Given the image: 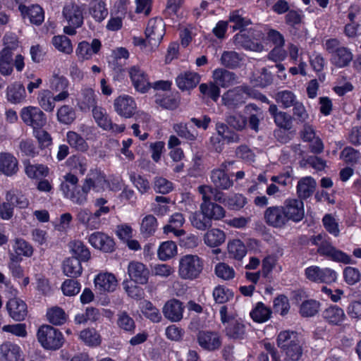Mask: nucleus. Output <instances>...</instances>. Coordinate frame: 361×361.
<instances>
[{
	"label": "nucleus",
	"instance_id": "nucleus-49",
	"mask_svg": "<svg viewBox=\"0 0 361 361\" xmlns=\"http://www.w3.org/2000/svg\"><path fill=\"white\" fill-rule=\"evenodd\" d=\"M71 251L73 255L82 261H87L90 258V252L87 247L80 240H75L70 243L69 245Z\"/></svg>",
	"mask_w": 361,
	"mask_h": 361
},
{
	"label": "nucleus",
	"instance_id": "nucleus-41",
	"mask_svg": "<svg viewBox=\"0 0 361 361\" xmlns=\"http://www.w3.org/2000/svg\"><path fill=\"white\" fill-rule=\"evenodd\" d=\"M82 268L80 259L69 257L63 263V271L69 277H78L82 274Z\"/></svg>",
	"mask_w": 361,
	"mask_h": 361
},
{
	"label": "nucleus",
	"instance_id": "nucleus-45",
	"mask_svg": "<svg viewBox=\"0 0 361 361\" xmlns=\"http://www.w3.org/2000/svg\"><path fill=\"white\" fill-rule=\"evenodd\" d=\"M271 313L270 307L259 302L257 303L255 308L250 312V317L255 322L263 323L270 319Z\"/></svg>",
	"mask_w": 361,
	"mask_h": 361
},
{
	"label": "nucleus",
	"instance_id": "nucleus-51",
	"mask_svg": "<svg viewBox=\"0 0 361 361\" xmlns=\"http://www.w3.org/2000/svg\"><path fill=\"white\" fill-rule=\"evenodd\" d=\"M6 200L12 207L26 208L29 205L27 197L18 190H13L7 192Z\"/></svg>",
	"mask_w": 361,
	"mask_h": 361
},
{
	"label": "nucleus",
	"instance_id": "nucleus-13",
	"mask_svg": "<svg viewBox=\"0 0 361 361\" xmlns=\"http://www.w3.org/2000/svg\"><path fill=\"white\" fill-rule=\"evenodd\" d=\"M114 106L116 112L124 118L132 117L137 109L136 103L133 97L123 94L115 99Z\"/></svg>",
	"mask_w": 361,
	"mask_h": 361
},
{
	"label": "nucleus",
	"instance_id": "nucleus-33",
	"mask_svg": "<svg viewBox=\"0 0 361 361\" xmlns=\"http://www.w3.org/2000/svg\"><path fill=\"white\" fill-rule=\"evenodd\" d=\"M199 74L192 71L180 73L176 78V85L182 90H188L195 87L200 82Z\"/></svg>",
	"mask_w": 361,
	"mask_h": 361
},
{
	"label": "nucleus",
	"instance_id": "nucleus-22",
	"mask_svg": "<svg viewBox=\"0 0 361 361\" xmlns=\"http://www.w3.org/2000/svg\"><path fill=\"white\" fill-rule=\"evenodd\" d=\"M101 47V42L97 39H94L91 44L86 41H82L78 44L75 54L80 61L89 60L93 54L99 52Z\"/></svg>",
	"mask_w": 361,
	"mask_h": 361
},
{
	"label": "nucleus",
	"instance_id": "nucleus-54",
	"mask_svg": "<svg viewBox=\"0 0 361 361\" xmlns=\"http://www.w3.org/2000/svg\"><path fill=\"white\" fill-rule=\"evenodd\" d=\"M157 220L152 214L146 215L140 224V232L145 236L149 237L153 235L157 228Z\"/></svg>",
	"mask_w": 361,
	"mask_h": 361
},
{
	"label": "nucleus",
	"instance_id": "nucleus-39",
	"mask_svg": "<svg viewBox=\"0 0 361 361\" xmlns=\"http://www.w3.org/2000/svg\"><path fill=\"white\" fill-rule=\"evenodd\" d=\"M6 97L11 103L20 104L25 100V89L20 82H14L8 86Z\"/></svg>",
	"mask_w": 361,
	"mask_h": 361
},
{
	"label": "nucleus",
	"instance_id": "nucleus-19",
	"mask_svg": "<svg viewBox=\"0 0 361 361\" xmlns=\"http://www.w3.org/2000/svg\"><path fill=\"white\" fill-rule=\"evenodd\" d=\"M129 75L135 89L141 93L147 92L151 87L147 75L138 66H132L129 69Z\"/></svg>",
	"mask_w": 361,
	"mask_h": 361
},
{
	"label": "nucleus",
	"instance_id": "nucleus-52",
	"mask_svg": "<svg viewBox=\"0 0 361 361\" xmlns=\"http://www.w3.org/2000/svg\"><path fill=\"white\" fill-rule=\"evenodd\" d=\"M90 190L88 185L83 183L81 188L78 186L76 190L71 192L66 197L70 199L75 204L82 205L87 202V197Z\"/></svg>",
	"mask_w": 361,
	"mask_h": 361
},
{
	"label": "nucleus",
	"instance_id": "nucleus-2",
	"mask_svg": "<svg viewBox=\"0 0 361 361\" xmlns=\"http://www.w3.org/2000/svg\"><path fill=\"white\" fill-rule=\"evenodd\" d=\"M85 8L83 5L68 3L63 8L62 14L67 23L63 27V32L68 35H75L76 30L83 25Z\"/></svg>",
	"mask_w": 361,
	"mask_h": 361
},
{
	"label": "nucleus",
	"instance_id": "nucleus-15",
	"mask_svg": "<svg viewBox=\"0 0 361 361\" xmlns=\"http://www.w3.org/2000/svg\"><path fill=\"white\" fill-rule=\"evenodd\" d=\"M246 92L243 87H237L228 90L222 95V103L229 109H235L245 102Z\"/></svg>",
	"mask_w": 361,
	"mask_h": 361
},
{
	"label": "nucleus",
	"instance_id": "nucleus-8",
	"mask_svg": "<svg viewBox=\"0 0 361 361\" xmlns=\"http://www.w3.org/2000/svg\"><path fill=\"white\" fill-rule=\"evenodd\" d=\"M128 274L131 281L140 285L147 283L150 271L144 263L133 260L128 265Z\"/></svg>",
	"mask_w": 361,
	"mask_h": 361
},
{
	"label": "nucleus",
	"instance_id": "nucleus-3",
	"mask_svg": "<svg viewBox=\"0 0 361 361\" xmlns=\"http://www.w3.org/2000/svg\"><path fill=\"white\" fill-rule=\"evenodd\" d=\"M204 267V261L198 255H185L178 263V276L184 280L192 281L200 277Z\"/></svg>",
	"mask_w": 361,
	"mask_h": 361
},
{
	"label": "nucleus",
	"instance_id": "nucleus-9",
	"mask_svg": "<svg viewBox=\"0 0 361 361\" xmlns=\"http://www.w3.org/2000/svg\"><path fill=\"white\" fill-rule=\"evenodd\" d=\"M306 277L314 282L317 283H331L334 282L337 278V274L329 268L321 269L317 266H311L305 269Z\"/></svg>",
	"mask_w": 361,
	"mask_h": 361
},
{
	"label": "nucleus",
	"instance_id": "nucleus-37",
	"mask_svg": "<svg viewBox=\"0 0 361 361\" xmlns=\"http://www.w3.org/2000/svg\"><path fill=\"white\" fill-rule=\"evenodd\" d=\"M269 112L274 119L275 123L285 130H290L292 127V118L286 112L280 111L275 104H271Z\"/></svg>",
	"mask_w": 361,
	"mask_h": 361
},
{
	"label": "nucleus",
	"instance_id": "nucleus-24",
	"mask_svg": "<svg viewBox=\"0 0 361 361\" xmlns=\"http://www.w3.org/2000/svg\"><path fill=\"white\" fill-rule=\"evenodd\" d=\"M77 221L88 230H97L101 226V219L87 209H80L76 214Z\"/></svg>",
	"mask_w": 361,
	"mask_h": 361
},
{
	"label": "nucleus",
	"instance_id": "nucleus-20",
	"mask_svg": "<svg viewBox=\"0 0 361 361\" xmlns=\"http://www.w3.org/2000/svg\"><path fill=\"white\" fill-rule=\"evenodd\" d=\"M87 240L90 244L95 249L105 252H109L114 250V240L103 232H94L88 236Z\"/></svg>",
	"mask_w": 361,
	"mask_h": 361
},
{
	"label": "nucleus",
	"instance_id": "nucleus-28",
	"mask_svg": "<svg viewBox=\"0 0 361 361\" xmlns=\"http://www.w3.org/2000/svg\"><path fill=\"white\" fill-rule=\"evenodd\" d=\"M226 254L228 258L240 262L247 254V247L239 239L230 240L227 243Z\"/></svg>",
	"mask_w": 361,
	"mask_h": 361
},
{
	"label": "nucleus",
	"instance_id": "nucleus-34",
	"mask_svg": "<svg viewBox=\"0 0 361 361\" xmlns=\"http://www.w3.org/2000/svg\"><path fill=\"white\" fill-rule=\"evenodd\" d=\"M226 335L233 340H243L246 338L247 332L245 324L242 320H233L225 327Z\"/></svg>",
	"mask_w": 361,
	"mask_h": 361
},
{
	"label": "nucleus",
	"instance_id": "nucleus-17",
	"mask_svg": "<svg viewBox=\"0 0 361 361\" xmlns=\"http://www.w3.org/2000/svg\"><path fill=\"white\" fill-rule=\"evenodd\" d=\"M264 219L269 225L275 228H282L288 221L282 206L268 207L264 212Z\"/></svg>",
	"mask_w": 361,
	"mask_h": 361
},
{
	"label": "nucleus",
	"instance_id": "nucleus-4",
	"mask_svg": "<svg viewBox=\"0 0 361 361\" xmlns=\"http://www.w3.org/2000/svg\"><path fill=\"white\" fill-rule=\"evenodd\" d=\"M264 36L261 30L255 28L242 30L233 37V42L238 47L245 50L261 52L264 50V46L259 42Z\"/></svg>",
	"mask_w": 361,
	"mask_h": 361
},
{
	"label": "nucleus",
	"instance_id": "nucleus-29",
	"mask_svg": "<svg viewBox=\"0 0 361 361\" xmlns=\"http://www.w3.org/2000/svg\"><path fill=\"white\" fill-rule=\"evenodd\" d=\"M18 171L17 159L11 154H0V172L6 176L15 175Z\"/></svg>",
	"mask_w": 361,
	"mask_h": 361
},
{
	"label": "nucleus",
	"instance_id": "nucleus-1",
	"mask_svg": "<svg viewBox=\"0 0 361 361\" xmlns=\"http://www.w3.org/2000/svg\"><path fill=\"white\" fill-rule=\"evenodd\" d=\"M277 344L286 361H298L302 356V348L297 333L294 331H281L278 335Z\"/></svg>",
	"mask_w": 361,
	"mask_h": 361
},
{
	"label": "nucleus",
	"instance_id": "nucleus-35",
	"mask_svg": "<svg viewBox=\"0 0 361 361\" xmlns=\"http://www.w3.org/2000/svg\"><path fill=\"white\" fill-rule=\"evenodd\" d=\"M12 248L13 252H11L10 254L18 257V259H22L23 257H30L34 252L32 245L20 238H16L13 240Z\"/></svg>",
	"mask_w": 361,
	"mask_h": 361
},
{
	"label": "nucleus",
	"instance_id": "nucleus-26",
	"mask_svg": "<svg viewBox=\"0 0 361 361\" xmlns=\"http://www.w3.org/2000/svg\"><path fill=\"white\" fill-rule=\"evenodd\" d=\"M84 183L88 185L90 190L94 189L97 192L104 190L107 186L104 174L97 169H91Z\"/></svg>",
	"mask_w": 361,
	"mask_h": 361
},
{
	"label": "nucleus",
	"instance_id": "nucleus-38",
	"mask_svg": "<svg viewBox=\"0 0 361 361\" xmlns=\"http://www.w3.org/2000/svg\"><path fill=\"white\" fill-rule=\"evenodd\" d=\"M214 82L222 87H227L236 82L235 73L223 68L215 69L213 72Z\"/></svg>",
	"mask_w": 361,
	"mask_h": 361
},
{
	"label": "nucleus",
	"instance_id": "nucleus-62",
	"mask_svg": "<svg viewBox=\"0 0 361 361\" xmlns=\"http://www.w3.org/2000/svg\"><path fill=\"white\" fill-rule=\"evenodd\" d=\"M63 178V180L61 183L60 188L63 195L66 197L71 192L76 190L78 186V178L71 173H66Z\"/></svg>",
	"mask_w": 361,
	"mask_h": 361
},
{
	"label": "nucleus",
	"instance_id": "nucleus-63",
	"mask_svg": "<svg viewBox=\"0 0 361 361\" xmlns=\"http://www.w3.org/2000/svg\"><path fill=\"white\" fill-rule=\"evenodd\" d=\"M57 120L63 124H71L75 118V114L72 107L68 105L61 106L57 111Z\"/></svg>",
	"mask_w": 361,
	"mask_h": 361
},
{
	"label": "nucleus",
	"instance_id": "nucleus-27",
	"mask_svg": "<svg viewBox=\"0 0 361 361\" xmlns=\"http://www.w3.org/2000/svg\"><path fill=\"white\" fill-rule=\"evenodd\" d=\"M231 164V162L223 163L220 169H214L212 171L211 180L216 188L227 190L233 185V180L229 178L224 171L227 164Z\"/></svg>",
	"mask_w": 361,
	"mask_h": 361
},
{
	"label": "nucleus",
	"instance_id": "nucleus-55",
	"mask_svg": "<svg viewBox=\"0 0 361 361\" xmlns=\"http://www.w3.org/2000/svg\"><path fill=\"white\" fill-rule=\"evenodd\" d=\"M80 339L87 345L97 347L100 345L102 338L94 329H86L80 334Z\"/></svg>",
	"mask_w": 361,
	"mask_h": 361
},
{
	"label": "nucleus",
	"instance_id": "nucleus-36",
	"mask_svg": "<svg viewBox=\"0 0 361 361\" xmlns=\"http://www.w3.org/2000/svg\"><path fill=\"white\" fill-rule=\"evenodd\" d=\"M203 240L208 247H219L225 242L226 233L219 228H211L204 233Z\"/></svg>",
	"mask_w": 361,
	"mask_h": 361
},
{
	"label": "nucleus",
	"instance_id": "nucleus-43",
	"mask_svg": "<svg viewBox=\"0 0 361 361\" xmlns=\"http://www.w3.org/2000/svg\"><path fill=\"white\" fill-rule=\"evenodd\" d=\"M37 102L40 107L47 112H51L55 107V96L49 90H42L39 92Z\"/></svg>",
	"mask_w": 361,
	"mask_h": 361
},
{
	"label": "nucleus",
	"instance_id": "nucleus-58",
	"mask_svg": "<svg viewBox=\"0 0 361 361\" xmlns=\"http://www.w3.org/2000/svg\"><path fill=\"white\" fill-rule=\"evenodd\" d=\"M245 110L247 111H254L250 116L249 126L252 130L257 132L259 130V121L260 120H262L264 118L262 111L260 109H259L256 105L252 104L246 106Z\"/></svg>",
	"mask_w": 361,
	"mask_h": 361
},
{
	"label": "nucleus",
	"instance_id": "nucleus-25",
	"mask_svg": "<svg viewBox=\"0 0 361 361\" xmlns=\"http://www.w3.org/2000/svg\"><path fill=\"white\" fill-rule=\"evenodd\" d=\"M185 223V218L180 213H175L171 215L169 219L168 224L164 226V233L168 235L173 233L176 237H180L185 235V232L181 228Z\"/></svg>",
	"mask_w": 361,
	"mask_h": 361
},
{
	"label": "nucleus",
	"instance_id": "nucleus-47",
	"mask_svg": "<svg viewBox=\"0 0 361 361\" xmlns=\"http://www.w3.org/2000/svg\"><path fill=\"white\" fill-rule=\"evenodd\" d=\"M177 254L176 244L171 240L161 243L157 250V255L160 260L166 261Z\"/></svg>",
	"mask_w": 361,
	"mask_h": 361
},
{
	"label": "nucleus",
	"instance_id": "nucleus-31",
	"mask_svg": "<svg viewBox=\"0 0 361 361\" xmlns=\"http://www.w3.org/2000/svg\"><path fill=\"white\" fill-rule=\"evenodd\" d=\"M18 8L23 18L27 17L34 25H39L44 20L43 9L38 5H32L30 7L20 5Z\"/></svg>",
	"mask_w": 361,
	"mask_h": 361
},
{
	"label": "nucleus",
	"instance_id": "nucleus-10",
	"mask_svg": "<svg viewBox=\"0 0 361 361\" xmlns=\"http://www.w3.org/2000/svg\"><path fill=\"white\" fill-rule=\"evenodd\" d=\"M199 345L204 350L214 351L221 346L222 339L219 334L212 331H200L197 335Z\"/></svg>",
	"mask_w": 361,
	"mask_h": 361
},
{
	"label": "nucleus",
	"instance_id": "nucleus-16",
	"mask_svg": "<svg viewBox=\"0 0 361 361\" xmlns=\"http://www.w3.org/2000/svg\"><path fill=\"white\" fill-rule=\"evenodd\" d=\"M288 221H300L305 216L304 204L298 199H287L282 206Z\"/></svg>",
	"mask_w": 361,
	"mask_h": 361
},
{
	"label": "nucleus",
	"instance_id": "nucleus-12",
	"mask_svg": "<svg viewBox=\"0 0 361 361\" xmlns=\"http://www.w3.org/2000/svg\"><path fill=\"white\" fill-rule=\"evenodd\" d=\"M49 86L53 91L59 92L55 95L56 102L66 101L69 97V81L64 76L54 73L49 79Z\"/></svg>",
	"mask_w": 361,
	"mask_h": 361
},
{
	"label": "nucleus",
	"instance_id": "nucleus-21",
	"mask_svg": "<svg viewBox=\"0 0 361 361\" xmlns=\"http://www.w3.org/2000/svg\"><path fill=\"white\" fill-rule=\"evenodd\" d=\"M184 306L176 299L168 300L162 308L164 316L171 322L180 321L183 316Z\"/></svg>",
	"mask_w": 361,
	"mask_h": 361
},
{
	"label": "nucleus",
	"instance_id": "nucleus-48",
	"mask_svg": "<svg viewBox=\"0 0 361 361\" xmlns=\"http://www.w3.org/2000/svg\"><path fill=\"white\" fill-rule=\"evenodd\" d=\"M25 173L32 179L46 177L49 173L47 166L42 164H32L29 161L25 163Z\"/></svg>",
	"mask_w": 361,
	"mask_h": 361
},
{
	"label": "nucleus",
	"instance_id": "nucleus-57",
	"mask_svg": "<svg viewBox=\"0 0 361 361\" xmlns=\"http://www.w3.org/2000/svg\"><path fill=\"white\" fill-rule=\"evenodd\" d=\"M276 101L284 109L293 106L297 102V97L290 90H283L276 94Z\"/></svg>",
	"mask_w": 361,
	"mask_h": 361
},
{
	"label": "nucleus",
	"instance_id": "nucleus-61",
	"mask_svg": "<svg viewBox=\"0 0 361 361\" xmlns=\"http://www.w3.org/2000/svg\"><path fill=\"white\" fill-rule=\"evenodd\" d=\"M141 311L143 314L154 322H159L161 319V315L159 310L147 300L142 302Z\"/></svg>",
	"mask_w": 361,
	"mask_h": 361
},
{
	"label": "nucleus",
	"instance_id": "nucleus-44",
	"mask_svg": "<svg viewBox=\"0 0 361 361\" xmlns=\"http://www.w3.org/2000/svg\"><path fill=\"white\" fill-rule=\"evenodd\" d=\"M192 226L196 229L204 231L212 227L211 221L201 212H192L189 216Z\"/></svg>",
	"mask_w": 361,
	"mask_h": 361
},
{
	"label": "nucleus",
	"instance_id": "nucleus-64",
	"mask_svg": "<svg viewBox=\"0 0 361 361\" xmlns=\"http://www.w3.org/2000/svg\"><path fill=\"white\" fill-rule=\"evenodd\" d=\"M224 202L229 209L239 210L247 204V198L241 194H233L226 197Z\"/></svg>",
	"mask_w": 361,
	"mask_h": 361
},
{
	"label": "nucleus",
	"instance_id": "nucleus-53",
	"mask_svg": "<svg viewBox=\"0 0 361 361\" xmlns=\"http://www.w3.org/2000/svg\"><path fill=\"white\" fill-rule=\"evenodd\" d=\"M13 53L8 49L0 52V73L4 75H10L13 71Z\"/></svg>",
	"mask_w": 361,
	"mask_h": 361
},
{
	"label": "nucleus",
	"instance_id": "nucleus-5",
	"mask_svg": "<svg viewBox=\"0 0 361 361\" xmlns=\"http://www.w3.org/2000/svg\"><path fill=\"white\" fill-rule=\"evenodd\" d=\"M37 340L44 348L57 350L63 343L62 334L49 325H43L37 331Z\"/></svg>",
	"mask_w": 361,
	"mask_h": 361
},
{
	"label": "nucleus",
	"instance_id": "nucleus-14",
	"mask_svg": "<svg viewBox=\"0 0 361 361\" xmlns=\"http://www.w3.org/2000/svg\"><path fill=\"white\" fill-rule=\"evenodd\" d=\"M95 289L100 293L114 292L118 286V281L114 274L101 272L94 279Z\"/></svg>",
	"mask_w": 361,
	"mask_h": 361
},
{
	"label": "nucleus",
	"instance_id": "nucleus-11",
	"mask_svg": "<svg viewBox=\"0 0 361 361\" xmlns=\"http://www.w3.org/2000/svg\"><path fill=\"white\" fill-rule=\"evenodd\" d=\"M92 111L96 123L104 130L114 133H121L124 131L126 128L125 126L113 124L105 109L101 106H97L94 107Z\"/></svg>",
	"mask_w": 361,
	"mask_h": 361
},
{
	"label": "nucleus",
	"instance_id": "nucleus-56",
	"mask_svg": "<svg viewBox=\"0 0 361 361\" xmlns=\"http://www.w3.org/2000/svg\"><path fill=\"white\" fill-rule=\"evenodd\" d=\"M66 141L71 147L78 151L85 152L88 149V145L85 139L75 131L67 132Z\"/></svg>",
	"mask_w": 361,
	"mask_h": 361
},
{
	"label": "nucleus",
	"instance_id": "nucleus-30",
	"mask_svg": "<svg viewBox=\"0 0 361 361\" xmlns=\"http://www.w3.org/2000/svg\"><path fill=\"white\" fill-rule=\"evenodd\" d=\"M22 351L20 348L11 342H5L0 345L1 361H20Z\"/></svg>",
	"mask_w": 361,
	"mask_h": 361
},
{
	"label": "nucleus",
	"instance_id": "nucleus-18",
	"mask_svg": "<svg viewBox=\"0 0 361 361\" xmlns=\"http://www.w3.org/2000/svg\"><path fill=\"white\" fill-rule=\"evenodd\" d=\"M76 100L79 109L83 112H88L97 106V96L94 90L90 87H83Z\"/></svg>",
	"mask_w": 361,
	"mask_h": 361
},
{
	"label": "nucleus",
	"instance_id": "nucleus-42",
	"mask_svg": "<svg viewBox=\"0 0 361 361\" xmlns=\"http://www.w3.org/2000/svg\"><path fill=\"white\" fill-rule=\"evenodd\" d=\"M243 57L235 51H224L221 56V65L228 68H235L240 66Z\"/></svg>",
	"mask_w": 361,
	"mask_h": 361
},
{
	"label": "nucleus",
	"instance_id": "nucleus-50",
	"mask_svg": "<svg viewBox=\"0 0 361 361\" xmlns=\"http://www.w3.org/2000/svg\"><path fill=\"white\" fill-rule=\"evenodd\" d=\"M53 46L59 51L65 54H70L73 52V48L71 39L66 35L54 36L51 40Z\"/></svg>",
	"mask_w": 361,
	"mask_h": 361
},
{
	"label": "nucleus",
	"instance_id": "nucleus-7",
	"mask_svg": "<svg viewBox=\"0 0 361 361\" xmlns=\"http://www.w3.org/2000/svg\"><path fill=\"white\" fill-rule=\"evenodd\" d=\"M164 33V23L161 18H154L149 20L145 29V35L149 44L157 46L163 39Z\"/></svg>",
	"mask_w": 361,
	"mask_h": 361
},
{
	"label": "nucleus",
	"instance_id": "nucleus-40",
	"mask_svg": "<svg viewBox=\"0 0 361 361\" xmlns=\"http://www.w3.org/2000/svg\"><path fill=\"white\" fill-rule=\"evenodd\" d=\"M316 181L310 176L303 177L299 180L297 185V193L300 198L310 197L316 188Z\"/></svg>",
	"mask_w": 361,
	"mask_h": 361
},
{
	"label": "nucleus",
	"instance_id": "nucleus-23",
	"mask_svg": "<svg viewBox=\"0 0 361 361\" xmlns=\"http://www.w3.org/2000/svg\"><path fill=\"white\" fill-rule=\"evenodd\" d=\"M9 316L16 321H22L27 314V305L17 298L10 299L6 303Z\"/></svg>",
	"mask_w": 361,
	"mask_h": 361
},
{
	"label": "nucleus",
	"instance_id": "nucleus-46",
	"mask_svg": "<svg viewBox=\"0 0 361 361\" xmlns=\"http://www.w3.org/2000/svg\"><path fill=\"white\" fill-rule=\"evenodd\" d=\"M90 14L97 22L103 21L108 16L106 4L101 0H94L90 3Z\"/></svg>",
	"mask_w": 361,
	"mask_h": 361
},
{
	"label": "nucleus",
	"instance_id": "nucleus-32",
	"mask_svg": "<svg viewBox=\"0 0 361 361\" xmlns=\"http://www.w3.org/2000/svg\"><path fill=\"white\" fill-rule=\"evenodd\" d=\"M200 209L211 222L212 220H221L226 215L225 209L221 205L212 202H202Z\"/></svg>",
	"mask_w": 361,
	"mask_h": 361
},
{
	"label": "nucleus",
	"instance_id": "nucleus-59",
	"mask_svg": "<svg viewBox=\"0 0 361 361\" xmlns=\"http://www.w3.org/2000/svg\"><path fill=\"white\" fill-rule=\"evenodd\" d=\"M216 276L224 281H229L235 278L234 269L225 262L218 263L214 268Z\"/></svg>",
	"mask_w": 361,
	"mask_h": 361
},
{
	"label": "nucleus",
	"instance_id": "nucleus-6",
	"mask_svg": "<svg viewBox=\"0 0 361 361\" xmlns=\"http://www.w3.org/2000/svg\"><path fill=\"white\" fill-rule=\"evenodd\" d=\"M20 116L23 123L30 126L33 130L43 128L47 124L45 114L37 106L23 107L20 111Z\"/></svg>",
	"mask_w": 361,
	"mask_h": 361
},
{
	"label": "nucleus",
	"instance_id": "nucleus-60",
	"mask_svg": "<svg viewBox=\"0 0 361 361\" xmlns=\"http://www.w3.org/2000/svg\"><path fill=\"white\" fill-rule=\"evenodd\" d=\"M173 130L179 137L187 140L195 141L197 139V132L189 130L188 124L185 123H174L173 125Z\"/></svg>",
	"mask_w": 361,
	"mask_h": 361
}]
</instances>
